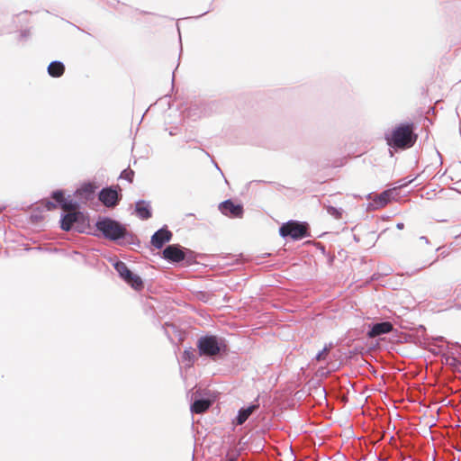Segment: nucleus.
<instances>
[{
	"label": "nucleus",
	"mask_w": 461,
	"mask_h": 461,
	"mask_svg": "<svg viewBox=\"0 0 461 461\" xmlns=\"http://www.w3.org/2000/svg\"><path fill=\"white\" fill-rule=\"evenodd\" d=\"M385 139L390 147L407 149L413 146L416 136L413 134L411 124H401L396 126L390 134H386Z\"/></svg>",
	"instance_id": "obj_1"
},
{
	"label": "nucleus",
	"mask_w": 461,
	"mask_h": 461,
	"mask_svg": "<svg viewBox=\"0 0 461 461\" xmlns=\"http://www.w3.org/2000/svg\"><path fill=\"white\" fill-rule=\"evenodd\" d=\"M95 225L104 237L111 240H117L124 238L126 235V228L120 222L110 218H103L97 221Z\"/></svg>",
	"instance_id": "obj_2"
},
{
	"label": "nucleus",
	"mask_w": 461,
	"mask_h": 461,
	"mask_svg": "<svg viewBox=\"0 0 461 461\" xmlns=\"http://www.w3.org/2000/svg\"><path fill=\"white\" fill-rule=\"evenodd\" d=\"M114 268L120 275V276L129 284L135 290H139L142 287V280L140 277L135 274H133L126 266L125 263L122 261H116L114 264Z\"/></svg>",
	"instance_id": "obj_3"
},
{
	"label": "nucleus",
	"mask_w": 461,
	"mask_h": 461,
	"mask_svg": "<svg viewBox=\"0 0 461 461\" xmlns=\"http://www.w3.org/2000/svg\"><path fill=\"white\" fill-rule=\"evenodd\" d=\"M198 348L201 355L215 356L221 350V344L216 337L205 336L198 340Z\"/></svg>",
	"instance_id": "obj_4"
},
{
	"label": "nucleus",
	"mask_w": 461,
	"mask_h": 461,
	"mask_svg": "<svg viewBox=\"0 0 461 461\" xmlns=\"http://www.w3.org/2000/svg\"><path fill=\"white\" fill-rule=\"evenodd\" d=\"M279 232L282 237L290 236L294 240H298L306 235V227L302 223L290 221L283 224Z\"/></svg>",
	"instance_id": "obj_5"
},
{
	"label": "nucleus",
	"mask_w": 461,
	"mask_h": 461,
	"mask_svg": "<svg viewBox=\"0 0 461 461\" xmlns=\"http://www.w3.org/2000/svg\"><path fill=\"white\" fill-rule=\"evenodd\" d=\"M99 200L106 207H114L119 200L118 192L112 187L104 188L99 194Z\"/></svg>",
	"instance_id": "obj_6"
},
{
	"label": "nucleus",
	"mask_w": 461,
	"mask_h": 461,
	"mask_svg": "<svg viewBox=\"0 0 461 461\" xmlns=\"http://www.w3.org/2000/svg\"><path fill=\"white\" fill-rule=\"evenodd\" d=\"M219 209L224 215L230 217H241L243 213L242 206L234 204L230 200L222 202L219 205Z\"/></svg>",
	"instance_id": "obj_7"
},
{
	"label": "nucleus",
	"mask_w": 461,
	"mask_h": 461,
	"mask_svg": "<svg viewBox=\"0 0 461 461\" xmlns=\"http://www.w3.org/2000/svg\"><path fill=\"white\" fill-rule=\"evenodd\" d=\"M84 215L79 212H68L61 220V228L64 230H69L74 225L83 221Z\"/></svg>",
	"instance_id": "obj_8"
},
{
	"label": "nucleus",
	"mask_w": 461,
	"mask_h": 461,
	"mask_svg": "<svg viewBox=\"0 0 461 461\" xmlns=\"http://www.w3.org/2000/svg\"><path fill=\"white\" fill-rule=\"evenodd\" d=\"M171 237L172 233L169 230L166 229H160L151 237V244L155 248L160 249L166 242H168L171 240Z\"/></svg>",
	"instance_id": "obj_9"
},
{
	"label": "nucleus",
	"mask_w": 461,
	"mask_h": 461,
	"mask_svg": "<svg viewBox=\"0 0 461 461\" xmlns=\"http://www.w3.org/2000/svg\"><path fill=\"white\" fill-rule=\"evenodd\" d=\"M163 255L166 259L173 262H180L185 258L184 252L179 249V247L175 245L167 247L163 251Z\"/></svg>",
	"instance_id": "obj_10"
},
{
	"label": "nucleus",
	"mask_w": 461,
	"mask_h": 461,
	"mask_svg": "<svg viewBox=\"0 0 461 461\" xmlns=\"http://www.w3.org/2000/svg\"><path fill=\"white\" fill-rule=\"evenodd\" d=\"M135 212L141 220H147L151 217L150 203L145 200H140L135 204Z\"/></svg>",
	"instance_id": "obj_11"
},
{
	"label": "nucleus",
	"mask_w": 461,
	"mask_h": 461,
	"mask_svg": "<svg viewBox=\"0 0 461 461\" xmlns=\"http://www.w3.org/2000/svg\"><path fill=\"white\" fill-rule=\"evenodd\" d=\"M392 330H393V325L388 321L376 323L368 331L367 336L369 338H375V337L380 336L382 334H386V333L390 332Z\"/></svg>",
	"instance_id": "obj_12"
},
{
	"label": "nucleus",
	"mask_w": 461,
	"mask_h": 461,
	"mask_svg": "<svg viewBox=\"0 0 461 461\" xmlns=\"http://www.w3.org/2000/svg\"><path fill=\"white\" fill-rule=\"evenodd\" d=\"M52 197L61 205L63 210L67 212H73L77 209V204L71 200H68L64 197L61 191H56L53 193Z\"/></svg>",
	"instance_id": "obj_13"
},
{
	"label": "nucleus",
	"mask_w": 461,
	"mask_h": 461,
	"mask_svg": "<svg viewBox=\"0 0 461 461\" xmlns=\"http://www.w3.org/2000/svg\"><path fill=\"white\" fill-rule=\"evenodd\" d=\"M393 190H385L374 199V204L372 205L375 209L385 206L392 199Z\"/></svg>",
	"instance_id": "obj_14"
},
{
	"label": "nucleus",
	"mask_w": 461,
	"mask_h": 461,
	"mask_svg": "<svg viewBox=\"0 0 461 461\" xmlns=\"http://www.w3.org/2000/svg\"><path fill=\"white\" fill-rule=\"evenodd\" d=\"M258 408V404H251L246 408H241L236 418V422L239 425L243 424L249 417Z\"/></svg>",
	"instance_id": "obj_15"
},
{
	"label": "nucleus",
	"mask_w": 461,
	"mask_h": 461,
	"mask_svg": "<svg viewBox=\"0 0 461 461\" xmlns=\"http://www.w3.org/2000/svg\"><path fill=\"white\" fill-rule=\"evenodd\" d=\"M65 67L60 61H52L48 67V73L53 77H59L63 75Z\"/></svg>",
	"instance_id": "obj_16"
},
{
	"label": "nucleus",
	"mask_w": 461,
	"mask_h": 461,
	"mask_svg": "<svg viewBox=\"0 0 461 461\" xmlns=\"http://www.w3.org/2000/svg\"><path fill=\"white\" fill-rule=\"evenodd\" d=\"M211 405V401L201 399L196 400L194 402V403L191 405V411L195 413H202L205 411Z\"/></svg>",
	"instance_id": "obj_17"
},
{
	"label": "nucleus",
	"mask_w": 461,
	"mask_h": 461,
	"mask_svg": "<svg viewBox=\"0 0 461 461\" xmlns=\"http://www.w3.org/2000/svg\"><path fill=\"white\" fill-rule=\"evenodd\" d=\"M194 354L191 350H185L183 353L182 360L185 362L186 365L190 366L194 360Z\"/></svg>",
	"instance_id": "obj_18"
},
{
	"label": "nucleus",
	"mask_w": 461,
	"mask_h": 461,
	"mask_svg": "<svg viewBox=\"0 0 461 461\" xmlns=\"http://www.w3.org/2000/svg\"><path fill=\"white\" fill-rule=\"evenodd\" d=\"M330 348H331V344H330V345H328V346H325V347L323 348V349H322V350H321V351L317 354V356H316V360L321 361V360L325 359V358H326V356H327L328 352L330 350Z\"/></svg>",
	"instance_id": "obj_19"
},
{
	"label": "nucleus",
	"mask_w": 461,
	"mask_h": 461,
	"mask_svg": "<svg viewBox=\"0 0 461 461\" xmlns=\"http://www.w3.org/2000/svg\"><path fill=\"white\" fill-rule=\"evenodd\" d=\"M134 172L131 169H125L121 173L120 178L132 182Z\"/></svg>",
	"instance_id": "obj_20"
},
{
	"label": "nucleus",
	"mask_w": 461,
	"mask_h": 461,
	"mask_svg": "<svg viewBox=\"0 0 461 461\" xmlns=\"http://www.w3.org/2000/svg\"><path fill=\"white\" fill-rule=\"evenodd\" d=\"M328 212L332 215V216H335L336 218H339L340 217V212L339 209L335 208V207H332V206H330L328 207Z\"/></svg>",
	"instance_id": "obj_21"
},
{
	"label": "nucleus",
	"mask_w": 461,
	"mask_h": 461,
	"mask_svg": "<svg viewBox=\"0 0 461 461\" xmlns=\"http://www.w3.org/2000/svg\"><path fill=\"white\" fill-rule=\"evenodd\" d=\"M81 191L86 192V193H88V194H91V193H93V192H94V190H93V186H92L91 185H87L84 186V187L81 189Z\"/></svg>",
	"instance_id": "obj_22"
},
{
	"label": "nucleus",
	"mask_w": 461,
	"mask_h": 461,
	"mask_svg": "<svg viewBox=\"0 0 461 461\" xmlns=\"http://www.w3.org/2000/svg\"><path fill=\"white\" fill-rule=\"evenodd\" d=\"M47 208H48V210H51V209L55 208V204L51 202H48Z\"/></svg>",
	"instance_id": "obj_23"
},
{
	"label": "nucleus",
	"mask_w": 461,
	"mask_h": 461,
	"mask_svg": "<svg viewBox=\"0 0 461 461\" xmlns=\"http://www.w3.org/2000/svg\"><path fill=\"white\" fill-rule=\"evenodd\" d=\"M396 227L398 230H402V229H403V223L399 222V223H397Z\"/></svg>",
	"instance_id": "obj_24"
},
{
	"label": "nucleus",
	"mask_w": 461,
	"mask_h": 461,
	"mask_svg": "<svg viewBox=\"0 0 461 461\" xmlns=\"http://www.w3.org/2000/svg\"><path fill=\"white\" fill-rule=\"evenodd\" d=\"M420 240H422V241L428 242V240H427V239L425 237H421Z\"/></svg>",
	"instance_id": "obj_25"
}]
</instances>
